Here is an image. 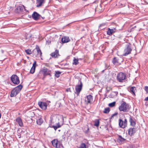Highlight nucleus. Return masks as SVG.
<instances>
[{
    "instance_id": "f257e3e1",
    "label": "nucleus",
    "mask_w": 148,
    "mask_h": 148,
    "mask_svg": "<svg viewBox=\"0 0 148 148\" xmlns=\"http://www.w3.org/2000/svg\"><path fill=\"white\" fill-rule=\"evenodd\" d=\"M23 87V86L20 84L14 88L11 91L10 97H12L16 96L20 92Z\"/></svg>"
},
{
    "instance_id": "f03ea898",
    "label": "nucleus",
    "mask_w": 148,
    "mask_h": 148,
    "mask_svg": "<svg viewBox=\"0 0 148 148\" xmlns=\"http://www.w3.org/2000/svg\"><path fill=\"white\" fill-rule=\"evenodd\" d=\"M10 80L15 86L19 84L20 83L19 78L16 75H12L10 77Z\"/></svg>"
},
{
    "instance_id": "7ed1b4c3",
    "label": "nucleus",
    "mask_w": 148,
    "mask_h": 148,
    "mask_svg": "<svg viewBox=\"0 0 148 148\" xmlns=\"http://www.w3.org/2000/svg\"><path fill=\"white\" fill-rule=\"evenodd\" d=\"M131 45L130 43L126 44L125 46V48L124 51L123 56H126L131 53L132 49L131 48Z\"/></svg>"
},
{
    "instance_id": "20e7f679",
    "label": "nucleus",
    "mask_w": 148,
    "mask_h": 148,
    "mask_svg": "<svg viewBox=\"0 0 148 148\" xmlns=\"http://www.w3.org/2000/svg\"><path fill=\"white\" fill-rule=\"evenodd\" d=\"M126 77L125 73L121 72L117 74L116 76V79L118 82H123V81L125 79Z\"/></svg>"
},
{
    "instance_id": "39448f33",
    "label": "nucleus",
    "mask_w": 148,
    "mask_h": 148,
    "mask_svg": "<svg viewBox=\"0 0 148 148\" xmlns=\"http://www.w3.org/2000/svg\"><path fill=\"white\" fill-rule=\"evenodd\" d=\"M130 108L129 105L125 102L123 101L119 107V109L120 111H124L129 109Z\"/></svg>"
},
{
    "instance_id": "423d86ee",
    "label": "nucleus",
    "mask_w": 148,
    "mask_h": 148,
    "mask_svg": "<svg viewBox=\"0 0 148 148\" xmlns=\"http://www.w3.org/2000/svg\"><path fill=\"white\" fill-rule=\"evenodd\" d=\"M41 72L43 74V76H46L47 75H49L51 76V71L47 68L44 67L41 70Z\"/></svg>"
},
{
    "instance_id": "0eeeda50",
    "label": "nucleus",
    "mask_w": 148,
    "mask_h": 148,
    "mask_svg": "<svg viewBox=\"0 0 148 148\" xmlns=\"http://www.w3.org/2000/svg\"><path fill=\"white\" fill-rule=\"evenodd\" d=\"M79 84L76 85L75 88V90H76L75 93L77 94V95H79L80 92L82 90L83 86L81 80H79Z\"/></svg>"
},
{
    "instance_id": "6e6552de",
    "label": "nucleus",
    "mask_w": 148,
    "mask_h": 148,
    "mask_svg": "<svg viewBox=\"0 0 148 148\" xmlns=\"http://www.w3.org/2000/svg\"><path fill=\"white\" fill-rule=\"evenodd\" d=\"M51 143L52 145L56 148H59L61 146L60 142L58 141V140L56 139H55L51 141Z\"/></svg>"
},
{
    "instance_id": "1a4fd4ad",
    "label": "nucleus",
    "mask_w": 148,
    "mask_h": 148,
    "mask_svg": "<svg viewBox=\"0 0 148 148\" xmlns=\"http://www.w3.org/2000/svg\"><path fill=\"white\" fill-rule=\"evenodd\" d=\"M40 17L41 15L36 12H34L32 15V18L35 21L40 19Z\"/></svg>"
},
{
    "instance_id": "9d476101",
    "label": "nucleus",
    "mask_w": 148,
    "mask_h": 148,
    "mask_svg": "<svg viewBox=\"0 0 148 148\" xmlns=\"http://www.w3.org/2000/svg\"><path fill=\"white\" fill-rule=\"evenodd\" d=\"M93 101V96L91 95L86 96V99L85 100L86 104H91Z\"/></svg>"
},
{
    "instance_id": "9b49d317",
    "label": "nucleus",
    "mask_w": 148,
    "mask_h": 148,
    "mask_svg": "<svg viewBox=\"0 0 148 148\" xmlns=\"http://www.w3.org/2000/svg\"><path fill=\"white\" fill-rule=\"evenodd\" d=\"M38 104L40 107L44 110H45L47 108V104L45 102L39 101Z\"/></svg>"
},
{
    "instance_id": "f8f14e48",
    "label": "nucleus",
    "mask_w": 148,
    "mask_h": 148,
    "mask_svg": "<svg viewBox=\"0 0 148 148\" xmlns=\"http://www.w3.org/2000/svg\"><path fill=\"white\" fill-rule=\"evenodd\" d=\"M116 29L114 28H113L112 29L108 28L107 32V34L109 36H111L116 32Z\"/></svg>"
},
{
    "instance_id": "ddd939ff",
    "label": "nucleus",
    "mask_w": 148,
    "mask_h": 148,
    "mask_svg": "<svg viewBox=\"0 0 148 148\" xmlns=\"http://www.w3.org/2000/svg\"><path fill=\"white\" fill-rule=\"evenodd\" d=\"M126 140L123 138L121 135H118V137L117 139V142L120 144H123L125 143Z\"/></svg>"
},
{
    "instance_id": "4468645a",
    "label": "nucleus",
    "mask_w": 148,
    "mask_h": 148,
    "mask_svg": "<svg viewBox=\"0 0 148 148\" xmlns=\"http://www.w3.org/2000/svg\"><path fill=\"white\" fill-rule=\"evenodd\" d=\"M136 128H130L128 130V134L132 136L136 132Z\"/></svg>"
},
{
    "instance_id": "2eb2a0df",
    "label": "nucleus",
    "mask_w": 148,
    "mask_h": 148,
    "mask_svg": "<svg viewBox=\"0 0 148 148\" xmlns=\"http://www.w3.org/2000/svg\"><path fill=\"white\" fill-rule=\"evenodd\" d=\"M45 0H36V7H39L42 6V5L44 3Z\"/></svg>"
},
{
    "instance_id": "dca6fc26",
    "label": "nucleus",
    "mask_w": 148,
    "mask_h": 148,
    "mask_svg": "<svg viewBox=\"0 0 148 148\" xmlns=\"http://www.w3.org/2000/svg\"><path fill=\"white\" fill-rule=\"evenodd\" d=\"M51 55L53 58H57L58 56H60L58 50H56L54 52L52 53L51 54Z\"/></svg>"
},
{
    "instance_id": "f3484780",
    "label": "nucleus",
    "mask_w": 148,
    "mask_h": 148,
    "mask_svg": "<svg viewBox=\"0 0 148 148\" xmlns=\"http://www.w3.org/2000/svg\"><path fill=\"white\" fill-rule=\"evenodd\" d=\"M126 124V123L125 122L123 121L121 119H119V125L120 127L122 128H125Z\"/></svg>"
},
{
    "instance_id": "a211bd4d",
    "label": "nucleus",
    "mask_w": 148,
    "mask_h": 148,
    "mask_svg": "<svg viewBox=\"0 0 148 148\" xmlns=\"http://www.w3.org/2000/svg\"><path fill=\"white\" fill-rule=\"evenodd\" d=\"M70 41L69 37L68 36H64L62 38L61 41L62 43L68 42Z\"/></svg>"
},
{
    "instance_id": "6ab92c4d",
    "label": "nucleus",
    "mask_w": 148,
    "mask_h": 148,
    "mask_svg": "<svg viewBox=\"0 0 148 148\" xmlns=\"http://www.w3.org/2000/svg\"><path fill=\"white\" fill-rule=\"evenodd\" d=\"M16 121L20 126L22 127L23 126L22 120L21 118L19 117H17L16 119Z\"/></svg>"
},
{
    "instance_id": "aec40b11",
    "label": "nucleus",
    "mask_w": 148,
    "mask_h": 148,
    "mask_svg": "<svg viewBox=\"0 0 148 148\" xmlns=\"http://www.w3.org/2000/svg\"><path fill=\"white\" fill-rule=\"evenodd\" d=\"M35 49L37 53V56H41L42 54V53L38 45H36Z\"/></svg>"
},
{
    "instance_id": "412c9836",
    "label": "nucleus",
    "mask_w": 148,
    "mask_h": 148,
    "mask_svg": "<svg viewBox=\"0 0 148 148\" xmlns=\"http://www.w3.org/2000/svg\"><path fill=\"white\" fill-rule=\"evenodd\" d=\"M119 59L117 58L116 57H114L112 61V62L114 65H116L119 64Z\"/></svg>"
},
{
    "instance_id": "4be33fe9",
    "label": "nucleus",
    "mask_w": 148,
    "mask_h": 148,
    "mask_svg": "<svg viewBox=\"0 0 148 148\" xmlns=\"http://www.w3.org/2000/svg\"><path fill=\"white\" fill-rule=\"evenodd\" d=\"M129 121L130 123V125L134 127L135 126L136 123L134 120L133 119L131 116L130 117Z\"/></svg>"
},
{
    "instance_id": "5701e85b",
    "label": "nucleus",
    "mask_w": 148,
    "mask_h": 148,
    "mask_svg": "<svg viewBox=\"0 0 148 148\" xmlns=\"http://www.w3.org/2000/svg\"><path fill=\"white\" fill-rule=\"evenodd\" d=\"M130 92L134 95H135V91L136 90V88L135 87H132L130 88Z\"/></svg>"
},
{
    "instance_id": "b1692460",
    "label": "nucleus",
    "mask_w": 148,
    "mask_h": 148,
    "mask_svg": "<svg viewBox=\"0 0 148 148\" xmlns=\"http://www.w3.org/2000/svg\"><path fill=\"white\" fill-rule=\"evenodd\" d=\"M32 36V35L30 34H26L25 35V39L27 40H29Z\"/></svg>"
},
{
    "instance_id": "393cba45",
    "label": "nucleus",
    "mask_w": 148,
    "mask_h": 148,
    "mask_svg": "<svg viewBox=\"0 0 148 148\" xmlns=\"http://www.w3.org/2000/svg\"><path fill=\"white\" fill-rule=\"evenodd\" d=\"M43 122V121L42 118H40L36 121L37 123L39 125H41L42 124Z\"/></svg>"
},
{
    "instance_id": "a878e982",
    "label": "nucleus",
    "mask_w": 148,
    "mask_h": 148,
    "mask_svg": "<svg viewBox=\"0 0 148 148\" xmlns=\"http://www.w3.org/2000/svg\"><path fill=\"white\" fill-rule=\"evenodd\" d=\"M99 119H96L94 121V125L98 127L99 125Z\"/></svg>"
},
{
    "instance_id": "bb28decb",
    "label": "nucleus",
    "mask_w": 148,
    "mask_h": 148,
    "mask_svg": "<svg viewBox=\"0 0 148 148\" xmlns=\"http://www.w3.org/2000/svg\"><path fill=\"white\" fill-rule=\"evenodd\" d=\"M61 72H60V71H55V76L57 78H58L60 76V75L61 74Z\"/></svg>"
},
{
    "instance_id": "cd10ccee",
    "label": "nucleus",
    "mask_w": 148,
    "mask_h": 148,
    "mask_svg": "<svg viewBox=\"0 0 148 148\" xmlns=\"http://www.w3.org/2000/svg\"><path fill=\"white\" fill-rule=\"evenodd\" d=\"M114 94L115 95V96H117L118 94V92L116 91H114L109 96V97L110 98H113L115 96H112V95H114Z\"/></svg>"
},
{
    "instance_id": "c85d7f7f",
    "label": "nucleus",
    "mask_w": 148,
    "mask_h": 148,
    "mask_svg": "<svg viewBox=\"0 0 148 148\" xmlns=\"http://www.w3.org/2000/svg\"><path fill=\"white\" fill-rule=\"evenodd\" d=\"M23 7L25 8V7L24 5H23V7L21 6H19L17 7V9L19 10V12H22L23 11Z\"/></svg>"
},
{
    "instance_id": "c756f323",
    "label": "nucleus",
    "mask_w": 148,
    "mask_h": 148,
    "mask_svg": "<svg viewBox=\"0 0 148 148\" xmlns=\"http://www.w3.org/2000/svg\"><path fill=\"white\" fill-rule=\"evenodd\" d=\"M79 148H87L86 144L84 143H81L80 145Z\"/></svg>"
},
{
    "instance_id": "7c9ffc66",
    "label": "nucleus",
    "mask_w": 148,
    "mask_h": 148,
    "mask_svg": "<svg viewBox=\"0 0 148 148\" xmlns=\"http://www.w3.org/2000/svg\"><path fill=\"white\" fill-rule=\"evenodd\" d=\"M36 68V67H34L32 66L30 71V73L33 74L34 73L35 70Z\"/></svg>"
},
{
    "instance_id": "2f4dec72",
    "label": "nucleus",
    "mask_w": 148,
    "mask_h": 148,
    "mask_svg": "<svg viewBox=\"0 0 148 148\" xmlns=\"http://www.w3.org/2000/svg\"><path fill=\"white\" fill-rule=\"evenodd\" d=\"M116 103L115 101H114L112 103H109L108 106L110 107H114L115 106Z\"/></svg>"
},
{
    "instance_id": "473e14b6",
    "label": "nucleus",
    "mask_w": 148,
    "mask_h": 148,
    "mask_svg": "<svg viewBox=\"0 0 148 148\" xmlns=\"http://www.w3.org/2000/svg\"><path fill=\"white\" fill-rule=\"evenodd\" d=\"M78 63V60L75 58H74V59L73 60V64L76 65Z\"/></svg>"
},
{
    "instance_id": "72a5a7b5",
    "label": "nucleus",
    "mask_w": 148,
    "mask_h": 148,
    "mask_svg": "<svg viewBox=\"0 0 148 148\" xmlns=\"http://www.w3.org/2000/svg\"><path fill=\"white\" fill-rule=\"evenodd\" d=\"M25 52L28 55H30L32 53L31 50L29 49L25 50Z\"/></svg>"
},
{
    "instance_id": "f704fd0d",
    "label": "nucleus",
    "mask_w": 148,
    "mask_h": 148,
    "mask_svg": "<svg viewBox=\"0 0 148 148\" xmlns=\"http://www.w3.org/2000/svg\"><path fill=\"white\" fill-rule=\"evenodd\" d=\"M106 25V24L105 23H101V24H100V25H99V28H101V27L102 28L101 29H104V27H103V26H105V25Z\"/></svg>"
},
{
    "instance_id": "c9c22d12",
    "label": "nucleus",
    "mask_w": 148,
    "mask_h": 148,
    "mask_svg": "<svg viewBox=\"0 0 148 148\" xmlns=\"http://www.w3.org/2000/svg\"><path fill=\"white\" fill-rule=\"evenodd\" d=\"M55 130H56L58 128L60 127V126L59 125H56V126H52Z\"/></svg>"
},
{
    "instance_id": "e433bc0d",
    "label": "nucleus",
    "mask_w": 148,
    "mask_h": 148,
    "mask_svg": "<svg viewBox=\"0 0 148 148\" xmlns=\"http://www.w3.org/2000/svg\"><path fill=\"white\" fill-rule=\"evenodd\" d=\"M119 5L120 8H122L123 7H124L125 6V4H123L121 3H119Z\"/></svg>"
},
{
    "instance_id": "4c0bfd02",
    "label": "nucleus",
    "mask_w": 148,
    "mask_h": 148,
    "mask_svg": "<svg viewBox=\"0 0 148 148\" xmlns=\"http://www.w3.org/2000/svg\"><path fill=\"white\" fill-rule=\"evenodd\" d=\"M117 114H118V113H117V112L115 113L112 114L111 117L110 119H113V117L114 116H117Z\"/></svg>"
},
{
    "instance_id": "58836bf2",
    "label": "nucleus",
    "mask_w": 148,
    "mask_h": 148,
    "mask_svg": "<svg viewBox=\"0 0 148 148\" xmlns=\"http://www.w3.org/2000/svg\"><path fill=\"white\" fill-rule=\"evenodd\" d=\"M145 90L147 93H148V86H145Z\"/></svg>"
},
{
    "instance_id": "ea45409f",
    "label": "nucleus",
    "mask_w": 148,
    "mask_h": 148,
    "mask_svg": "<svg viewBox=\"0 0 148 148\" xmlns=\"http://www.w3.org/2000/svg\"><path fill=\"white\" fill-rule=\"evenodd\" d=\"M110 108L109 107L106 108H105L103 111H110Z\"/></svg>"
},
{
    "instance_id": "a19ab883",
    "label": "nucleus",
    "mask_w": 148,
    "mask_h": 148,
    "mask_svg": "<svg viewBox=\"0 0 148 148\" xmlns=\"http://www.w3.org/2000/svg\"><path fill=\"white\" fill-rule=\"evenodd\" d=\"M36 61H34L32 67H36Z\"/></svg>"
},
{
    "instance_id": "79ce46f5",
    "label": "nucleus",
    "mask_w": 148,
    "mask_h": 148,
    "mask_svg": "<svg viewBox=\"0 0 148 148\" xmlns=\"http://www.w3.org/2000/svg\"><path fill=\"white\" fill-rule=\"evenodd\" d=\"M19 10L18 9H17V8L15 9V12L16 13H19Z\"/></svg>"
},
{
    "instance_id": "37998d69",
    "label": "nucleus",
    "mask_w": 148,
    "mask_h": 148,
    "mask_svg": "<svg viewBox=\"0 0 148 148\" xmlns=\"http://www.w3.org/2000/svg\"><path fill=\"white\" fill-rule=\"evenodd\" d=\"M122 37V36L121 35H119L116 36V37L117 38H118L119 39H121V38Z\"/></svg>"
},
{
    "instance_id": "c03bdc74",
    "label": "nucleus",
    "mask_w": 148,
    "mask_h": 148,
    "mask_svg": "<svg viewBox=\"0 0 148 148\" xmlns=\"http://www.w3.org/2000/svg\"><path fill=\"white\" fill-rule=\"evenodd\" d=\"M89 130V128H88L87 130L85 132V134H88V131Z\"/></svg>"
},
{
    "instance_id": "a18cd8bd",
    "label": "nucleus",
    "mask_w": 148,
    "mask_h": 148,
    "mask_svg": "<svg viewBox=\"0 0 148 148\" xmlns=\"http://www.w3.org/2000/svg\"><path fill=\"white\" fill-rule=\"evenodd\" d=\"M145 101H148V96L145 98Z\"/></svg>"
},
{
    "instance_id": "49530a36",
    "label": "nucleus",
    "mask_w": 148,
    "mask_h": 148,
    "mask_svg": "<svg viewBox=\"0 0 148 148\" xmlns=\"http://www.w3.org/2000/svg\"><path fill=\"white\" fill-rule=\"evenodd\" d=\"M66 91H67V92H68V91H70V92H71V90H70V88H68V89H67L66 90Z\"/></svg>"
},
{
    "instance_id": "de8ad7c7",
    "label": "nucleus",
    "mask_w": 148,
    "mask_h": 148,
    "mask_svg": "<svg viewBox=\"0 0 148 148\" xmlns=\"http://www.w3.org/2000/svg\"><path fill=\"white\" fill-rule=\"evenodd\" d=\"M103 112L104 113H106V114H108L109 112Z\"/></svg>"
},
{
    "instance_id": "09e8293b",
    "label": "nucleus",
    "mask_w": 148,
    "mask_h": 148,
    "mask_svg": "<svg viewBox=\"0 0 148 148\" xmlns=\"http://www.w3.org/2000/svg\"><path fill=\"white\" fill-rule=\"evenodd\" d=\"M57 125H59L60 126V127H61V125L60 124V123L59 122L58 123H57Z\"/></svg>"
},
{
    "instance_id": "8fccbe9b",
    "label": "nucleus",
    "mask_w": 148,
    "mask_h": 148,
    "mask_svg": "<svg viewBox=\"0 0 148 148\" xmlns=\"http://www.w3.org/2000/svg\"><path fill=\"white\" fill-rule=\"evenodd\" d=\"M40 18H42L43 19H45V17H42L41 16V17H40Z\"/></svg>"
},
{
    "instance_id": "3c124183",
    "label": "nucleus",
    "mask_w": 148,
    "mask_h": 148,
    "mask_svg": "<svg viewBox=\"0 0 148 148\" xmlns=\"http://www.w3.org/2000/svg\"><path fill=\"white\" fill-rule=\"evenodd\" d=\"M43 77H42V79L44 80L46 76H43Z\"/></svg>"
},
{
    "instance_id": "603ef678",
    "label": "nucleus",
    "mask_w": 148,
    "mask_h": 148,
    "mask_svg": "<svg viewBox=\"0 0 148 148\" xmlns=\"http://www.w3.org/2000/svg\"><path fill=\"white\" fill-rule=\"evenodd\" d=\"M124 122H125L126 123L127 122V120L126 119H125V121Z\"/></svg>"
},
{
    "instance_id": "864d4df0",
    "label": "nucleus",
    "mask_w": 148,
    "mask_h": 148,
    "mask_svg": "<svg viewBox=\"0 0 148 148\" xmlns=\"http://www.w3.org/2000/svg\"><path fill=\"white\" fill-rule=\"evenodd\" d=\"M34 51H35V49H34V50L33 51H32L33 53V52Z\"/></svg>"
},
{
    "instance_id": "5fc2aeb1",
    "label": "nucleus",
    "mask_w": 148,
    "mask_h": 148,
    "mask_svg": "<svg viewBox=\"0 0 148 148\" xmlns=\"http://www.w3.org/2000/svg\"><path fill=\"white\" fill-rule=\"evenodd\" d=\"M104 70H103V71H102V72L103 73V72H104Z\"/></svg>"
},
{
    "instance_id": "6e6d98bb",
    "label": "nucleus",
    "mask_w": 148,
    "mask_h": 148,
    "mask_svg": "<svg viewBox=\"0 0 148 148\" xmlns=\"http://www.w3.org/2000/svg\"><path fill=\"white\" fill-rule=\"evenodd\" d=\"M1 113H0V118H1Z\"/></svg>"
},
{
    "instance_id": "4d7b16f0",
    "label": "nucleus",
    "mask_w": 148,
    "mask_h": 148,
    "mask_svg": "<svg viewBox=\"0 0 148 148\" xmlns=\"http://www.w3.org/2000/svg\"><path fill=\"white\" fill-rule=\"evenodd\" d=\"M108 91H109V90H107V92H108Z\"/></svg>"
}]
</instances>
